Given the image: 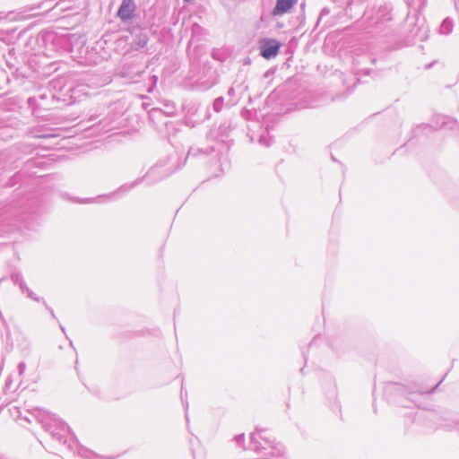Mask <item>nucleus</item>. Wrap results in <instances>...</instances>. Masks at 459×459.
Masks as SVG:
<instances>
[{
  "label": "nucleus",
  "instance_id": "obj_30",
  "mask_svg": "<svg viewBox=\"0 0 459 459\" xmlns=\"http://www.w3.org/2000/svg\"><path fill=\"white\" fill-rule=\"evenodd\" d=\"M332 348L338 354H342L343 352L342 350H339L338 348V341H334L332 342Z\"/></svg>",
  "mask_w": 459,
  "mask_h": 459
},
{
  "label": "nucleus",
  "instance_id": "obj_3",
  "mask_svg": "<svg viewBox=\"0 0 459 459\" xmlns=\"http://www.w3.org/2000/svg\"><path fill=\"white\" fill-rule=\"evenodd\" d=\"M434 388L428 390L426 386L417 383L403 385L396 382L387 383L384 389V395L390 402L402 407H410L411 404L420 408L424 395L434 393Z\"/></svg>",
  "mask_w": 459,
  "mask_h": 459
},
{
  "label": "nucleus",
  "instance_id": "obj_38",
  "mask_svg": "<svg viewBox=\"0 0 459 459\" xmlns=\"http://www.w3.org/2000/svg\"><path fill=\"white\" fill-rule=\"evenodd\" d=\"M91 200H92V199L88 198V199H86L85 201H82V203H90V202H91Z\"/></svg>",
  "mask_w": 459,
  "mask_h": 459
},
{
  "label": "nucleus",
  "instance_id": "obj_1",
  "mask_svg": "<svg viewBox=\"0 0 459 459\" xmlns=\"http://www.w3.org/2000/svg\"><path fill=\"white\" fill-rule=\"evenodd\" d=\"M37 419L42 428L49 433L52 439L58 442L66 450L74 454L77 453L86 459H93L97 456L93 451L79 445L75 436L71 433L69 426L55 414L39 410Z\"/></svg>",
  "mask_w": 459,
  "mask_h": 459
},
{
  "label": "nucleus",
  "instance_id": "obj_29",
  "mask_svg": "<svg viewBox=\"0 0 459 459\" xmlns=\"http://www.w3.org/2000/svg\"><path fill=\"white\" fill-rule=\"evenodd\" d=\"M180 396H181V400H182V403H183V405L186 409H187L188 407V402L186 401V399L184 398V387L183 385L181 386V392H180Z\"/></svg>",
  "mask_w": 459,
  "mask_h": 459
},
{
  "label": "nucleus",
  "instance_id": "obj_24",
  "mask_svg": "<svg viewBox=\"0 0 459 459\" xmlns=\"http://www.w3.org/2000/svg\"><path fill=\"white\" fill-rule=\"evenodd\" d=\"M427 128H430V126L429 125L418 126L417 127H415L412 130V134H413L414 136H416V135H418L420 131H423L424 129H427Z\"/></svg>",
  "mask_w": 459,
  "mask_h": 459
},
{
  "label": "nucleus",
  "instance_id": "obj_5",
  "mask_svg": "<svg viewBox=\"0 0 459 459\" xmlns=\"http://www.w3.org/2000/svg\"><path fill=\"white\" fill-rule=\"evenodd\" d=\"M392 20L391 8L388 5H383L372 13L365 11L361 27L367 33H382L391 28Z\"/></svg>",
  "mask_w": 459,
  "mask_h": 459
},
{
  "label": "nucleus",
  "instance_id": "obj_41",
  "mask_svg": "<svg viewBox=\"0 0 459 459\" xmlns=\"http://www.w3.org/2000/svg\"><path fill=\"white\" fill-rule=\"evenodd\" d=\"M362 4V1H361V0H359V1H357V2H356V4H357V5H358V4Z\"/></svg>",
  "mask_w": 459,
  "mask_h": 459
},
{
  "label": "nucleus",
  "instance_id": "obj_15",
  "mask_svg": "<svg viewBox=\"0 0 459 459\" xmlns=\"http://www.w3.org/2000/svg\"><path fill=\"white\" fill-rule=\"evenodd\" d=\"M149 118L152 121L155 119L160 122L161 125H164L165 126H168L169 124L171 125V122L164 121L166 117L164 116L163 112L160 109H152L149 113Z\"/></svg>",
  "mask_w": 459,
  "mask_h": 459
},
{
  "label": "nucleus",
  "instance_id": "obj_19",
  "mask_svg": "<svg viewBox=\"0 0 459 459\" xmlns=\"http://www.w3.org/2000/svg\"><path fill=\"white\" fill-rule=\"evenodd\" d=\"M224 104L226 105V103L224 102V98L221 96L218 97L214 100L212 103V108L215 112L219 113L222 110Z\"/></svg>",
  "mask_w": 459,
  "mask_h": 459
},
{
  "label": "nucleus",
  "instance_id": "obj_16",
  "mask_svg": "<svg viewBox=\"0 0 459 459\" xmlns=\"http://www.w3.org/2000/svg\"><path fill=\"white\" fill-rule=\"evenodd\" d=\"M454 28V22L453 20L450 18H446L443 20L442 23L439 27V33L443 35H448L452 32Z\"/></svg>",
  "mask_w": 459,
  "mask_h": 459
},
{
  "label": "nucleus",
  "instance_id": "obj_20",
  "mask_svg": "<svg viewBox=\"0 0 459 459\" xmlns=\"http://www.w3.org/2000/svg\"><path fill=\"white\" fill-rule=\"evenodd\" d=\"M427 32H428L427 29L420 27L414 32L413 37L415 39H419L420 41H423L424 39H426L428 38Z\"/></svg>",
  "mask_w": 459,
  "mask_h": 459
},
{
  "label": "nucleus",
  "instance_id": "obj_35",
  "mask_svg": "<svg viewBox=\"0 0 459 459\" xmlns=\"http://www.w3.org/2000/svg\"><path fill=\"white\" fill-rule=\"evenodd\" d=\"M212 56L214 59H219L218 55L216 54V52H215V51H213V52L212 53Z\"/></svg>",
  "mask_w": 459,
  "mask_h": 459
},
{
  "label": "nucleus",
  "instance_id": "obj_6",
  "mask_svg": "<svg viewBox=\"0 0 459 459\" xmlns=\"http://www.w3.org/2000/svg\"><path fill=\"white\" fill-rule=\"evenodd\" d=\"M320 377L325 396L332 403L333 410L340 411L341 406L337 401L338 393L334 378L327 372H322Z\"/></svg>",
  "mask_w": 459,
  "mask_h": 459
},
{
  "label": "nucleus",
  "instance_id": "obj_8",
  "mask_svg": "<svg viewBox=\"0 0 459 459\" xmlns=\"http://www.w3.org/2000/svg\"><path fill=\"white\" fill-rule=\"evenodd\" d=\"M247 89L248 86L244 82H234L227 92L229 99L226 102V107L230 108L238 104L242 95L247 91Z\"/></svg>",
  "mask_w": 459,
  "mask_h": 459
},
{
  "label": "nucleus",
  "instance_id": "obj_36",
  "mask_svg": "<svg viewBox=\"0 0 459 459\" xmlns=\"http://www.w3.org/2000/svg\"><path fill=\"white\" fill-rule=\"evenodd\" d=\"M364 74H369L370 70L369 69H362Z\"/></svg>",
  "mask_w": 459,
  "mask_h": 459
},
{
  "label": "nucleus",
  "instance_id": "obj_4",
  "mask_svg": "<svg viewBox=\"0 0 459 459\" xmlns=\"http://www.w3.org/2000/svg\"><path fill=\"white\" fill-rule=\"evenodd\" d=\"M247 448L261 454V459H282L284 454L283 446L274 444V439L266 435V430L258 428L250 434Z\"/></svg>",
  "mask_w": 459,
  "mask_h": 459
},
{
  "label": "nucleus",
  "instance_id": "obj_13",
  "mask_svg": "<svg viewBox=\"0 0 459 459\" xmlns=\"http://www.w3.org/2000/svg\"><path fill=\"white\" fill-rule=\"evenodd\" d=\"M213 152H214L213 147L200 148V147H196V146H192L189 148L187 156L184 161L186 162V160L188 157L208 156Z\"/></svg>",
  "mask_w": 459,
  "mask_h": 459
},
{
  "label": "nucleus",
  "instance_id": "obj_33",
  "mask_svg": "<svg viewBox=\"0 0 459 459\" xmlns=\"http://www.w3.org/2000/svg\"><path fill=\"white\" fill-rule=\"evenodd\" d=\"M152 82H153V85H155L157 81H158V76L153 75V76H152Z\"/></svg>",
  "mask_w": 459,
  "mask_h": 459
},
{
  "label": "nucleus",
  "instance_id": "obj_28",
  "mask_svg": "<svg viewBox=\"0 0 459 459\" xmlns=\"http://www.w3.org/2000/svg\"><path fill=\"white\" fill-rule=\"evenodd\" d=\"M42 303H43V305L45 306L46 309H47L48 311H49V313H50L51 316H52L53 318H56V315H55V313H54V310H53V309H52V308H51V307L47 304V302L45 301V299H42Z\"/></svg>",
  "mask_w": 459,
  "mask_h": 459
},
{
  "label": "nucleus",
  "instance_id": "obj_12",
  "mask_svg": "<svg viewBox=\"0 0 459 459\" xmlns=\"http://www.w3.org/2000/svg\"><path fill=\"white\" fill-rule=\"evenodd\" d=\"M433 122L439 128L448 127L452 129V125H459L456 119L445 115L435 116L433 118Z\"/></svg>",
  "mask_w": 459,
  "mask_h": 459
},
{
  "label": "nucleus",
  "instance_id": "obj_14",
  "mask_svg": "<svg viewBox=\"0 0 459 459\" xmlns=\"http://www.w3.org/2000/svg\"><path fill=\"white\" fill-rule=\"evenodd\" d=\"M241 117L247 121H255L258 119V112L255 108H243L241 110Z\"/></svg>",
  "mask_w": 459,
  "mask_h": 459
},
{
  "label": "nucleus",
  "instance_id": "obj_32",
  "mask_svg": "<svg viewBox=\"0 0 459 459\" xmlns=\"http://www.w3.org/2000/svg\"><path fill=\"white\" fill-rule=\"evenodd\" d=\"M18 286L22 293H26L27 290H30L24 281H22V284H19Z\"/></svg>",
  "mask_w": 459,
  "mask_h": 459
},
{
  "label": "nucleus",
  "instance_id": "obj_23",
  "mask_svg": "<svg viewBox=\"0 0 459 459\" xmlns=\"http://www.w3.org/2000/svg\"><path fill=\"white\" fill-rule=\"evenodd\" d=\"M355 4L354 1H351L349 0L348 3H347V5L345 6L344 10H345V13L347 15L351 16V18L353 17L351 12H352V5Z\"/></svg>",
  "mask_w": 459,
  "mask_h": 459
},
{
  "label": "nucleus",
  "instance_id": "obj_9",
  "mask_svg": "<svg viewBox=\"0 0 459 459\" xmlns=\"http://www.w3.org/2000/svg\"><path fill=\"white\" fill-rule=\"evenodd\" d=\"M136 4L134 0H122L117 15L121 21L126 22L134 18Z\"/></svg>",
  "mask_w": 459,
  "mask_h": 459
},
{
  "label": "nucleus",
  "instance_id": "obj_21",
  "mask_svg": "<svg viewBox=\"0 0 459 459\" xmlns=\"http://www.w3.org/2000/svg\"><path fill=\"white\" fill-rule=\"evenodd\" d=\"M11 280L13 281L14 284L19 285L22 284V281H23V277L21 273L14 272L10 275Z\"/></svg>",
  "mask_w": 459,
  "mask_h": 459
},
{
  "label": "nucleus",
  "instance_id": "obj_39",
  "mask_svg": "<svg viewBox=\"0 0 459 459\" xmlns=\"http://www.w3.org/2000/svg\"><path fill=\"white\" fill-rule=\"evenodd\" d=\"M60 328H61L62 332H63L64 333H65V327H64L62 325H60Z\"/></svg>",
  "mask_w": 459,
  "mask_h": 459
},
{
  "label": "nucleus",
  "instance_id": "obj_11",
  "mask_svg": "<svg viewBox=\"0 0 459 459\" xmlns=\"http://www.w3.org/2000/svg\"><path fill=\"white\" fill-rule=\"evenodd\" d=\"M298 0H276V4L272 10L273 16H281L289 12Z\"/></svg>",
  "mask_w": 459,
  "mask_h": 459
},
{
  "label": "nucleus",
  "instance_id": "obj_18",
  "mask_svg": "<svg viewBox=\"0 0 459 459\" xmlns=\"http://www.w3.org/2000/svg\"><path fill=\"white\" fill-rule=\"evenodd\" d=\"M148 36L146 33H139L135 36L134 43L138 48H144L148 43Z\"/></svg>",
  "mask_w": 459,
  "mask_h": 459
},
{
  "label": "nucleus",
  "instance_id": "obj_10",
  "mask_svg": "<svg viewBox=\"0 0 459 459\" xmlns=\"http://www.w3.org/2000/svg\"><path fill=\"white\" fill-rule=\"evenodd\" d=\"M408 6L407 20L411 17L418 19L419 14L422 12L427 4V0H405Z\"/></svg>",
  "mask_w": 459,
  "mask_h": 459
},
{
  "label": "nucleus",
  "instance_id": "obj_43",
  "mask_svg": "<svg viewBox=\"0 0 459 459\" xmlns=\"http://www.w3.org/2000/svg\"><path fill=\"white\" fill-rule=\"evenodd\" d=\"M248 100H249V104H251V102H252V98H251V97H249V98H248Z\"/></svg>",
  "mask_w": 459,
  "mask_h": 459
},
{
  "label": "nucleus",
  "instance_id": "obj_34",
  "mask_svg": "<svg viewBox=\"0 0 459 459\" xmlns=\"http://www.w3.org/2000/svg\"><path fill=\"white\" fill-rule=\"evenodd\" d=\"M440 383H442V380H439V382L435 385L434 392L436 391V389L437 388V386L439 385V384H440ZM426 388H427L428 390H430V388H428V387H426ZM433 388H434V386H433ZM431 389H432V387H431Z\"/></svg>",
  "mask_w": 459,
  "mask_h": 459
},
{
  "label": "nucleus",
  "instance_id": "obj_7",
  "mask_svg": "<svg viewBox=\"0 0 459 459\" xmlns=\"http://www.w3.org/2000/svg\"><path fill=\"white\" fill-rule=\"evenodd\" d=\"M281 43L275 39L262 38L258 43L260 56L266 60L274 58L281 48Z\"/></svg>",
  "mask_w": 459,
  "mask_h": 459
},
{
  "label": "nucleus",
  "instance_id": "obj_31",
  "mask_svg": "<svg viewBox=\"0 0 459 459\" xmlns=\"http://www.w3.org/2000/svg\"><path fill=\"white\" fill-rule=\"evenodd\" d=\"M26 368V365L24 362H20L18 364V372L20 375L23 374Z\"/></svg>",
  "mask_w": 459,
  "mask_h": 459
},
{
  "label": "nucleus",
  "instance_id": "obj_27",
  "mask_svg": "<svg viewBox=\"0 0 459 459\" xmlns=\"http://www.w3.org/2000/svg\"><path fill=\"white\" fill-rule=\"evenodd\" d=\"M259 143L264 146H270V142L265 135H260Z\"/></svg>",
  "mask_w": 459,
  "mask_h": 459
},
{
  "label": "nucleus",
  "instance_id": "obj_2",
  "mask_svg": "<svg viewBox=\"0 0 459 459\" xmlns=\"http://www.w3.org/2000/svg\"><path fill=\"white\" fill-rule=\"evenodd\" d=\"M184 165L185 161L181 160L179 155L177 152H172L165 157L159 159L157 162L148 169L143 178H136L130 185L121 186L116 192L107 196V198L110 199L114 196H117L119 193H127L143 181H144L149 186L155 185L176 173Z\"/></svg>",
  "mask_w": 459,
  "mask_h": 459
},
{
  "label": "nucleus",
  "instance_id": "obj_42",
  "mask_svg": "<svg viewBox=\"0 0 459 459\" xmlns=\"http://www.w3.org/2000/svg\"><path fill=\"white\" fill-rule=\"evenodd\" d=\"M359 73H360V71H359V70H354V74H359Z\"/></svg>",
  "mask_w": 459,
  "mask_h": 459
},
{
  "label": "nucleus",
  "instance_id": "obj_37",
  "mask_svg": "<svg viewBox=\"0 0 459 459\" xmlns=\"http://www.w3.org/2000/svg\"><path fill=\"white\" fill-rule=\"evenodd\" d=\"M370 61L372 64H376L377 58L376 57H370Z\"/></svg>",
  "mask_w": 459,
  "mask_h": 459
},
{
  "label": "nucleus",
  "instance_id": "obj_40",
  "mask_svg": "<svg viewBox=\"0 0 459 459\" xmlns=\"http://www.w3.org/2000/svg\"><path fill=\"white\" fill-rule=\"evenodd\" d=\"M327 13L326 9H323L322 12H321V14H324V13Z\"/></svg>",
  "mask_w": 459,
  "mask_h": 459
},
{
  "label": "nucleus",
  "instance_id": "obj_17",
  "mask_svg": "<svg viewBox=\"0 0 459 459\" xmlns=\"http://www.w3.org/2000/svg\"><path fill=\"white\" fill-rule=\"evenodd\" d=\"M438 426L446 430H450L452 429H456L459 431V420H449L444 418L442 421L438 424Z\"/></svg>",
  "mask_w": 459,
  "mask_h": 459
},
{
  "label": "nucleus",
  "instance_id": "obj_22",
  "mask_svg": "<svg viewBox=\"0 0 459 459\" xmlns=\"http://www.w3.org/2000/svg\"><path fill=\"white\" fill-rule=\"evenodd\" d=\"M25 294L29 299L35 300L37 302H42V299H44L43 298L37 296L30 289L27 290V292Z\"/></svg>",
  "mask_w": 459,
  "mask_h": 459
},
{
  "label": "nucleus",
  "instance_id": "obj_26",
  "mask_svg": "<svg viewBox=\"0 0 459 459\" xmlns=\"http://www.w3.org/2000/svg\"><path fill=\"white\" fill-rule=\"evenodd\" d=\"M193 456H194V459H206L205 453L202 450L197 451V452L194 451Z\"/></svg>",
  "mask_w": 459,
  "mask_h": 459
},
{
  "label": "nucleus",
  "instance_id": "obj_25",
  "mask_svg": "<svg viewBox=\"0 0 459 459\" xmlns=\"http://www.w3.org/2000/svg\"><path fill=\"white\" fill-rule=\"evenodd\" d=\"M234 440L236 441V443L238 445V446H243L244 443H245V435L244 434H239V435H237L235 437H234Z\"/></svg>",
  "mask_w": 459,
  "mask_h": 459
}]
</instances>
